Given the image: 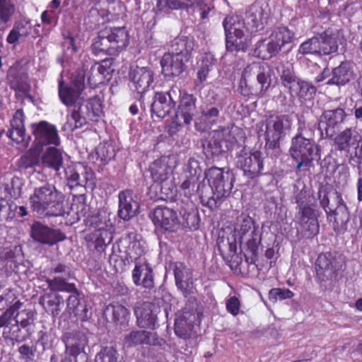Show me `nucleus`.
<instances>
[{
  "instance_id": "1",
  "label": "nucleus",
  "mask_w": 362,
  "mask_h": 362,
  "mask_svg": "<svg viewBox=\"0 0 362 362\" xmlns=\"http://www.w3.org/2000/svg\"><path fill=\"white\" fill-rule=\"evenodd\" d=\"M205 177L211 188L213 195L208 197L201 194V203L214 210L221 205L223 199L230 194L235 180V175L229 168L213 166L205 173Z\"/></svg>"
},
{
  "instance_id": "2",
  "label": "nucleus",
  "mask_w": 362,
  "mask_h": 362,
  "mask_svg": "<svg viewBox=\"0 0 362 362\" xmlns=\"http://www.w3.org/2000/svg\"><path fill=\"white\" fill-rule=\"evenodd\" d=\"M64 195L50 184L35 188L30 197L32 210L42 218L64 216Z\"/></svg>"
},
{
  "instance_id": "3",
  "label": "nucleus",
  "mask_w": 362,
  "mask_h": 362,
  "mask_svg": "<svg viewBox=\"0 0 362 362\" xmlns=\"http://www.w3.org/2000/svg\"><path fill=\"white\" fill-rule=\"evenodd\" d=\"M295 34L287 26L275 28L268 38L259 40L255 48V54L262 60L276 57L286 45L291 43Z\"/></svg>"
},
{
  "instance_id": "4",
  "label": "nucleus",
  "mask_w": 362,
  "mask_h": 362,
  "mask_svg": "<svg viewBox=\"0 0 362 362\" xmlns=\"http://www.w3.org/2000/svg\"><path fill=\"white\" fill-rule=\"evenodd\" d=\"M289 153L296 162V169L299 170H310L313 160H320L321 158L320 145L315 144L313 139L303 136L301 132L292 138Z\"/></svg>"
},
{
  "instance_id": "5",
  "label": "nucleus",
  "mask_w": 362,
  "mask_h": 362,
  "mask_svg": "<svg viewBox=\"0 0 362 362\" xmlns=\"http://www.w3.org/2000/svg\"><path fill=\"white\" fill-rule=\"evenodd\" d=\"M103 97L96 95L86 101L82 105H75L70 115L67 116L66 124L71 131L80 129L88 123V120L98 122L103 115Z\"/></svg>"
},
{
  "instance_id": "6",
  "label": "nucleus",
  "mask_w": 362,
  "mask_h": 362,
  "mask_svg": "<svg viewBox=\"0 0 362 362\" xmlns=\"http://www.w3.org/2000/svg\"><path fill=\"white\" fill-rule=\"evenodd\" d=\"M239 227L240 244L245 247L247 251L245 255V262L247 265L254 264L257 260L259 245L261 243L259 226L252 217L242 214Z\"/></svg>"
},
{
  "instance_id": "7",
  "label": "nucleus",
  "mask_w": 362,
  "mask_h": 362,
  "mask_svg": "<svg viewBox=\"0 0 362 362\" xmlns=\"http://www.w3.org/2000/svg\"><path fill=\"white\" fill-rule=\"evenodd\" d=\"M263 124L265 126L264 135L266 146L269 149H275L279 147L280 140L286 131L291 128L292 119L288 115L273 114L265 118Z\"/></svg>"
},
{
  "instance_id": "8",
  "label": "nucleus",
  "mask_w": 362,
  "mask_h": 362,
  "mask_svg": "<svg viewBox=\"0 0 362 362\" xmlns=\"http://www.w3.org/2000/svg\"><path fill=\"white\" fill-rule=\"evenodd\" d=\"M281 85L293 98L300 102L312 100L316 94L317 88L311 83L298 77L293 71L284 69L280 75Z\"/></svg>"
},
{
  "instance_id": "9",
  "label": "nucleus",
  "mask_w": 362,
  "mask_h": 362,
  "mask_svg": "<svg viewBox=\"0 0 362 362\" xmlns=\"http://www.w3.org/2000/svg\"><path fill=\"white\" fill-rule=\"evenodd\" d=\"M345 264V258L341 254L336 252H322L315 262L316 278L321 282L330 280L344 269Z\"/></svg>"
},
{
  "instance_id": "10",
  "label": "nucleus",
  "mask_w": 362,
  "mask_h": 362,
  "mask_svg": "<svg viewBox=\"0 0 362 362\" xmlns=\"http://www.w3.org/2000/svg\"><path fill=\"white\" fill-rule=\"evenodd\" d=\"M202 173L199 162L194 158H189L180 178V191L185 197L190 198L196 193L199 196L204 194L201 189V186L205 187L202 184Z\"/></svg>"
},
{
  "instance_id": "11",
  "label": "nucleus",
  "mask_w": 362,
  "mask_h": 362,
  "mask_svg": "<svg viewBox=\"0 0 362 362\" xmlns=\"http://www.w3.org/2000/svg\"><path fill=\"white\" fill-rule=\"evenodd\" d=\"M180 95V88L177 86H172L167 91H156L151 105V117L164 119L170 116L175 110Z\"/></svg>"
},
{
  "instance_id": "12",
  "label": "nucleus",
  "mask_w": 362,
  "mask_h": 362,
  "mask_svg": "<svg viewBox=\"0 0 362 362\" xmlns=\"http://www.w3.org/2000/svg\"><path fill=\"white\" fill-rule=\"evenodd\" d=\"M112 230H103V228L93 229L88 233L84 238L86 249L98 262L102 261L106 249L112 243Z\"/></svg>"
},
{
  "instance_id": "13",
  "label": "nucleus",
  "mask_w": 362,
  "mask_h": 362,
  "mask_svg": "<svg viewBox=\"0 0 362 362\" xmlns=\"http://www.w3.org/2000/svg\"><path fill=\"white\" fill-rule=\"evenodd\" d=\"M334 144L351 157L362 158V136L354 128L347 127L340 132L334 139Z\"/></svg>"
},
{
  "instance_id": "14",
  "label": "nucleus",
  "mask_w": 362,
  "mask_h": 362,
  "mask_svg": "<svg viewBox=\"0 0 362 362\" xmlns=\"http://www.w3.org/2000/svg\"><path fill=\"white\" fill-rule=\"evenodd\" d=\"M151 220L155 226V231L161 234H165L167 232L175 233L180 226L177 212L167 206L156 207Z\"/></svg>"
},
{
  "instance_id": "15",
  "label": "nucleus",
  "mask_w": 362,
  "mask_h": 362,
  "mask_svg": "<svg viewBox=\"0 0 362 362\" xmlns=\"http://www.w3.org/2000/svg\"><path fill=\"white\" fill-rule=\"evenodd\" d=\"M238 166L243 170L244 175L255 179L264 175V158L260 151H246L241 150L237 156Z\"/></svg>"
},
{
  "instance_id": "16",
  "label": "nucleus",
  "mask_w": 362,
  "mask_h": 362,
  "mask_svg": "<svg viewBox=\"0 0 362 362\" xmlns=\"http://www.w3.org/2000/svg\"><path fill=\"white\" fill-rule=\"evenodd\" d=\"M295 218L298 233L302 238H313L319 233L320 225L313 208L303 207L297 211Z\"/></svg>"
},
{
  "instance_id": "17",
  "label": "nucleus",
  "mask_w": 362,
  "mask_h": 362,
  "mask_svg": "<svg viewBox=\"0 0 362 362\" xmlns=\"http://www.w3.org/2000/svg\"><path fill=\"white\" fill-rule=\"evenodd\" d=\"M131 89L136 92L135 96L141 103H144V93L147 91L153 82L154 74L148 67H139L132 69L129 73Z\"/></svg>"
},
{
  "instance_id": "18",
  "label": "nucleus",
  "mask_w": 362,
  "mask_h": 362,
  "mask_svg": "<svg viewBox=\"0 0 362 362\" xmlns=\"http://www.w3.org/2000/svg\"><path fill=\"white\" fill-rule=\"evenodd\" d=\"M118 245L124 249L127 259L132 262H139L146 254L145 242L139 238L136 231H131L123 235L118 240Z\"/></svg>"
},
{
  "instance_id": "19",
  "label": "nucleus",
  "mask_w": 362,
  "mask_h": 362,
  "mask_svg": "<svg viewBox=\"0 0 362 362\" xmlns=\"http://www.w3.org/2000/svg\"><path fill=\"white\" fill-rule=\"evenodd\" d=\"M30 127L35 139L34 142L37 146L42 147L43 146L54 145L57 146L60 144L58 130L55 125L42 120L38 123L31 124Z\"/></svg>"
},
{
  "instance_id": "20",
  "label": "nucleus",
  "mask_w": 362,
  "mask_h": 362,
  "mask_svg": "<svg viewBox=\"0 0 362 362\" xmlns=\"http://www.w3.org/2000/svg\"><path fill=\"white\" fill-rule=\"evenodd\" d=\"M64 175L71 187H86L93 184L95 178L92 169L81 163L68 165L64 169Z\"/></svg>"
},
{
  "instance_id": "21",
  "label": "nucleus",
  "mask_w": 362,
  "mask_h": 362,
  "mask_svg": "<svg viewBox=\"0 0 362 362\" xmlns=\"http://www.w3.org/2000/svg\"><path fill=\"white\" fill-rule=\"evenodd\" d=\"M339 197V204L326 214L329 223L332 224L334 230L337 234H344L348 229L350 213L342 197Z\"/></svg>"
},
{
  "instance_id": "22",
  "label": "nucleus",
  "mask_w": 362,
  "mask_h": 362,
  "mask_svg": "<svg viewBox=\"0 0 362 362\" xmlns=\"http://www.w3.org/2000/svg\"><path fill=\"white\" fill-rule=\"evenodd\" d=\"M346 117V113L343 108L325 110L320 116L319 129L325 131L327 137H332Z\"/></svg>"
},
{
  "instance_id": "23",
  "label": "nucleus",
  "mask_w": 362,
  "mask_h": 362,
  "mask_svg": "<svg viewBox=\"0 0 362 362\" xmlns=\"http://www.w3.org/2000/svg\"><path fill=\"white\" fill-rule=\"evenodd\" d=\"M197 98L186 91L182 92L177 98V109L175 115L183 121L185 126L191 124L197 111Z\"/></svg>"
},
{
  "instance_id": "24",
  "label": "nucleus",
  "mask_w": 362,
  "mask_h": 362,
  "mask_svg": "<svg viewBox=\"0 0 362 362\" xmlns=\"http://www.w3.org/2000/svg\"><path fill=\"white\" fill-rule=\"evenodd\" d=\"M30 235L34 240L49 245L66 239L65 234L60 230L51 228L37 221L32 225Z\"/></svg>"
},
{
  "instance_id": "25",
  "label": "nucleus",
  "mask_w": 362,
  "mask_h": 362,
  "mask_svg": "<svg viewBox=\"0 0 362 362\" xmlns=\"http://www.w3.org/2000/svg\"><path fill=\"white\" fill-rule=\"evenodd\" d=\"M132 278L136 286L148 290H152L155 286L153 269L146 259L134 263Z\"/></svg>"
},
{
  "instance_id": "26",
  "label": "nucleus",
  "mask_w": 362,
  "mask_h": 362,
  "mask_svg": "<svg viewBox=\"0 0 362 362\" xmlns=\"http://www.w3.org/2000/svg\"><path fill=\"white\" fill-rule=\"evenodd\" d=\"M217 246L221 255L227 262L231 269L243 273V261L237 253L235 239L233 238L231 241L228 238L227 240L223 239L218 243Z\"/></svg>"
},
{
  "instance_id": "27",
  "label": "nucleus",
  "mask_w": 362,
  "mask_h": 362,
  "mask_svg": "<svg viewBox=\"0 0 362 362\" xmlns=\"http://www.w3.org/2000/svg\"><path fill=\"white\" fill-rule=\"evenodd\" d=\"M159 308L153 303H144L141 308L136 310L138 325L141 328L156 329Z\"/></svg>"
},
{
  "instance_id": "28",
  "label": "nucleus",
  "mask_w": 362,
  "mask_h": 362,
  "mask_svg": "<svg viewBox=\"0 0 362 362\" xmlns=\"http://www.w3.org/2000/svg\"><path fill=\"white\" fill-rule=\"evenodd\" d=\"M64 344V351L81 354L85 352V348L88 340L84 333L78 330H72L64 333L62 337Z\"/></svg>"
},
{
  "instance_id": "29",
  "label": "nucleus",
  "mask_w": 362,
  "mask_h": 362,
  "mask_svg": "<svg viewBox=\"0 0 362 362\" xmlns=\"http://www.w3.org/2000/svg\"><path fill=\"white\" fill-rule=\"evenodd\" d=\"M188 62L172 52L165 53L160 59L162 71L168 76H179L186 70Z\"/></svg>"
},
{
  "instance_id": "30",
  "label": "nucleus",
  "mask_w": 362,
  "mask_h": 362,
  "mask_svg": "<svg viewBox=\"0 0 362 362\" xmlns=\"http://www.w3.org/2000/svg\"><path fill=\"white\" fill-rule=\"evenodd\" d=\"M175 280L177 287L185 297L193 293V275L191 269L184 264L176 265L174 270Z\"/></svg>"
},
{
  "instance_id": "31",
  "label": "nucleus",
  "mask_w": 362,
  "mask_h": 362,
  "mask_svg": "<svg viewBox=\"0 0 362 362\" xmlns=\"http://www.w3.org/2000/svg\"><path fill=\"white\" fill-rule=\"evenodd\" d=\"M247 23L251 25L255 32L264 29L268 23L269 13L259 4H253L246 13Z\"/></svg>"
},
{
  "instance_id": "32",
  "label": "nucleus",
  "mask_w": 362,
  "mask_h": 362,
  "mask_svg": "<svg viewBox=\"0 0 362 362\" xmlns=\"http://www.w3.org/2000/svg\"><path fill=\"white\" fill-rule=\"evenodd\" d=\"M25 114L23 109H18L10 121V128L6 135L16 142L21 144L25 139Z\"/></svg>"
},
{
  "instance_id": "33",
  "label": "nucleus",
  "mask_w": 362,
  "mask_h": 362,
  "mask_svg": "<svg viewBox=\"0 0 362 362\" xmlns=\"http://www.w3.org/2000/svg\"><path fill=\"white\" fill-rule=\"evenodd\" d=\"M168 157L162 156L150 164L148 170L153 182L163 183L172 174L173 170L168 165Z\"/></svg>"
},
{
  "instance_id": "34",
  "label": "nucleus",
  "mask_w": 362,
  "mask_h": 362,
  "mask_svg": "<svg viewBox=\"0 0 362 362\" xmlns=\"http://www.w3.org/2000/svg\"><path fill=\"white\" fill-rule=\"evenodd\" d=\"M342 197L341 193L334 189L330 185H320L317 192V199L320 201V206L324 209L325 214L332 210L339 202V197Z\"/></svg>"
},
{
  "instance_id": "35",
  "label": "nucleus",
  "mask_w": 362,
  "mask_h": 362,
  "mask_svg": "<svg viewBox=\"0 0 362 362\" xmlns=\"http://www.w3.org/2000/svg\"><path fill=\"white\" fill-rule=\"evenodd\" d=\"M205 0H156L154 11L156 14L168 12L170 10L186 9L202 5Z\"/></svg>"
},
{
  "instance_id": "36",
  "label": "nucleus",
  "mask_w": 362,
  "mask_h": 362,
  "mask_svg": "<svg viewBox=\"0 0 362 362\" xmlns=\"http://www.w3.org/2000/svg\"><path fill=\"white\" fill-rule=\"evenodd\" d=\"M107 35L110 43L117 52L125 49L129 43V35L124 26L123 27H105Z\"/></svg>"
},
{
  "instance_id": "37",
  "label": "nucleus",
  "mask_w": 362,
  "mask_h": 362,
  "mask_svg": "<svg viewBox=\"0 0 362 362\" xmlns=\"http://www.w3.org/2000/svg\"><path fill=\"white\" fill-rule=\"evenodd\" d=\"M194 49V39L185 36L177 37L171 45V52L187 62L192 59Z\"/></svg>"
},
{
  "instance_id": "38",
  "label": "nucleus",
  "mask_w": 362,
  "mask_h": 362,
  "mask_svg": "<svg viewBox=\"0 0 362 362\" xmlns=\"http://www.w3.org/2000/svg\"><path fill=\"white\" fill-rule=\"evenodd\" d=\"M119 209L118 216L124 221L130 220L136 215L133 209L132 204L134 203L137 206V203L133 200V193L132 190H123L119 193Z\"/></svg>"
},
{
  "instance_id": "39",
  "label": "nucleus",
  "mask_w": 362,
  "mask_h": 362,
  "mask_svg": "<svg viewBox=\"0 0 362 362\" xmlns=\"http://www.w3.org/2000/svg\"><path fill=\"white\" fill-rule=\"evenodd\" d=\"M103 315L107 318L112 317L117 325H125L129 321L130 312L124 305L118 302H113L106 305L103 310Z\"/></svg>"
},
{
  "instance_id": "40",
  "label": "nucleus",
  "mask_w": 362,
  "mask_h": 362,
  "mask_svg": "<svg viewBox=\"0 0 362 362\" xmlns=\"http://www.w3.org/2000/svg\"><path fill=\"white\" fill-rule=\"evenodd\" d=\"M332 76L326 83L328 85L344 86L354 77V71L346 62H341L339 66L333 69Z\"/></svg>"
},
{
  "instance_id": "41",
  "label": "nucleus",
  "mask_w": 362,
  "mask_h": 362,
  "mask_svg": "<svg viewBox=\"0 0 362 362\" xmlns=\"http://www.w3.org/2000/svg\"><path fill=\"white\" fill-rule=\"evenodd\" d=\"M58 94L60 101L66 107L74 106V108L75 105H80L76 103L81 93L73 89L71 86L65 84L62 78L58 81Z\"/></svg>"
},
{
  "instance_id": "42",
  "label": "nucleus",
  "mask_w": 362,
  "mask_h": 362,
  "mask_svg": "<svg viewBox=\"0 0 362 362\" xmlns=\"http://www.w3.org/2000/svg\"><path fill=\"white\" fill-rule=\"evenodd\" d=\"M125 341L130 346L141 344L157 345L158 338L156 334L146 330H134L125 337Z\"/></svg>"
},
{
  "instance_id": "43",
  "label": "nucleus",
  "mask_w": 362,
  "mask_h": 362,
  "mask_svg": "<svg viewBox=\"0 0 362 362\" xmlns=\"http://www.w3.org/2000/svg\"><path fill=\"white\" fill-rule=\"evenodd\" d=\"M107 31L105 28L98 32V36L95 38L91 45L92 52L94 54L99 55L105 54L113 55L117 52L113 49L112 44L107 35Z\"/></svg>"
},
{
  "instance_id": "44",
  "label": "nucleus",
  "mask_w": 362,
  "mask_h": 362,
  "mask_svg": "<svg viewBox=\"0 0 362 362\" xmlns=\"http://www.w3.org/2000/svg\"><path fill=\"white\" fill-rule=\"evenodd\" d=\"M39 303L47 313H50L53 317H57L64 306V299L59 294L54 296L46 294L40 298Z\"/></svg>"
},
{
  "instance_id": "45",
  "label": "nucleus",
  "mask_w": 362,
  "mask_h": 362,
  "mask_svg": "<svg viewBox=\"0 0 362 362\" xmlns=\"http://www.w3.org/2000/svg\"><path fill=\"white\" fill-rule=\"evenodd\" d=\"M31 31L32 25L29 21L24 19L16 21L6 37V42L11 45L15 44L21 37H28Z\"/></svg>"
},
{
  "instance_id": "46",
  "label": "nucleus",
  "mask_w": 362,
  "mask_h": 362,
  "mask_svg": "<svg viewBox=\"0 0 362 362\" xmlns=\"http://www.w3.org/2000/svg\"><path fill=\"white\" fill-rule=\"evenodd\" d=\"M42 164L58 172L63 165L62 153L56 147H49L42 157Z\"/></svg>"
},
{
  "instance_id": "47",
  "label": "nucleus",
  "mask_w": 362,
  "mask_h": 362,
  "mask_svg": "<svg viewBox=\"0 0 362 362\" xmlns=\"http://www.w3.org/2000/svg\"><path fill=\"white\" fill-rule=\"evenodd\" d=\"M319 42V56L329 55L333 54L338 50V43L337 38L325 31L317 36Z\"/></svg>"
},
{
  "instance_id": "48",
  "label": "nucleus",
  "mask_w": 362,
  "mask_h": 362,
  "mask_svg": "<svg viewBox=\"0 0 362 362\" xmlns=\"http://www.w3.org/2000/svg\"><path fill=\"white\" fill-rule=\"evenodd\" d=\"M70 293L71 294L66 300L67 309L70 313H73L76 316L81 317L82 320H86L89 317L88 315V310L86 305L80 303L78 289L76 288V291Z\"/></svg>"
},
{
  "instance_id": "49",
  "label": "nucleus",
  "mask_w": 362,
  "mask_h": 362,
  "mask_svg": "<svg viewBox=\"0 0 362 362\" xmlns=\"http://www.w3.org/2000/svg\"><path fill=\"white\" fill-rule=\"evenodd\" d=\"M187 298L182 315L189 322H199L200 316L202 315V306L196 297L189 295Z\"/></svg>"
},
{
  "instance_id": "50",
  "label": "nucleus",
  "mask_w": 362,
  "mask_h": 362,
  "mask_svg": "<svg viewBox=\"0 0 362 362\" xmlns=\"http://www.w3.org/2000/svg\"><path fill=\"white\" fill-rule=\"evenodd\" d=\"M223 25L226 35L230 33L233 37H239V39L245 38L244 23L240 22L237 16H226L223 21Z\"/></svg>"
},
{
  "instance_id": "51",
  "label": "nucleus",
  "mask_w": 362,
  "mask_h": 362,
  "mask_svg": "<svg viewBox=\"0 0 362 362\" xmlns=\"http://www.w3.org/2000/svg\"><path fill=\"white\" fill-rule=\"evenodd\" d=\"M14 0H0V30L6 28L16 13Z\"/></svg>"
},
{
  "instance_id": "52",
  "label": "nucleus",
  "mask_w": 362,
  "mask_h": 362,
  "mask_svg": "<svg viewBox=\"0 0 362 362\" xmlns=\"http://www.w3.org/2000/svg\"><path fill=\"white\" fill-rule=\"evenodd\" d=\"M15 324L11 325L8 328L4 329L3 337L6 341H11L12 345L16 343H21L26 339V337L23 334L21 327L18 325V320H13Z\"/></svg>"
},
{
  "instance_id": "53",
  "label": "nucleus",
  "mask_w": 362,
  "mask_h": 362,
  "mask_svg": "<svg viewBox=\"0 0 362 362\" xmlns=\"http://www.w3.org/2000/svg\"><path fill=\"white\" fill-rule=\"evenodd\" d=\"M1 189L4 191L5 197L16 199L21 192V183L19 177L13 176L10 181L2 183Z\"/></svg>"
},
{
  "instance_id": "54",
  "label": "nucleus",
  "mask_w": 362,
  "mask_h": 362,
  "mask_svg": "<svg viewBox=\"0 0 362 362\" xmlns=\"http://www.w3.org/2000/svg\"><path fill=\"white\" fill-rule=\"evenodd\" d=\"M214 63L211 57L206 56L202 58L198 66L197 73V78L195 81V86H199L206 81L209 72L211 71Z\"/></svg>"
},
{
  "instance_id": "55",
  "label": "nucleus",
  "mask_w": 362,
  "mask_h": 362,
  "mask_svg": "<svg viewBox=\"0 0 362 362\" xmlns=\"http://www.w3.org/2000/svg\"><path fill=\"white\" fill-rule=\"evenodd\" d=\"M197 322L189 320L182 315L181 318L177 319L175 322V333L180 338L188 339L191 336L193 324Z\"/></svg>"
},
{
  "instance_id": "56",
  "label": "nucleus",
  "mask_w": 362,
  "mask_h": 362,
  "mask_svg": "<svg viewBox=\"0 0 362 362\" xmlns=\"http://www.w3.org/2000/svg\"><path fill=\"white\" fill-rule=\"evenodd\" d=\"M49 288L52 291L71 292L76 291V286L73 283H68L65 279L54 277L53 279H47Z\"/></svg>"
},
{
  "instance_id": "57",
  "label": "nucleus",
  "mask_w": 362,
  "mask_h": 362,
  "mask_svg": "<svg viewBox=\"0 0 362 362\" xmlns=\"http://www.w3.org/2000/svg\"><path fill=\"white\" fill-rule=\"evenodd\" d=\"M95 362H122L119 360V354L113 346H105L101 349L95 358Z\"/></svg>"
},
{
  "instance_id": "58",
  "label": "nucleus",
  "mask_w": 362,
  "mask_h": 362,
  "mask_svg": "<svg viewBox=\"0 0 362 362\" xmlns=\"http://www.w3.org/2000/svg\"><path fill=\"white\" fill-rule=\"evenodd\" d=\"M319 48V42L317 36L311 37L301 43L298 47V53L302 55H318L320 49Z\"/></svg>"
},
{
  "instance_id": "59",
  "label": "nucleus",
  "mask_w": 362,
  "mask_h": 362,
  "mask_svg": "<svg viewBox=\"0 0 362 362\" xmlns=\"http://www.w3.org/2000/svg\"><path fill=\"white\" fill-rule=\"evenodd\" d=\"M10 88L16 93H21L25 95H29L30 91V85L27 79L21 76H15L9 82Z\"/></svg>"
},
{
  "instance_id": "60",
  "label": "nucleus",
  "mask_w": 362,
  "mask_h": 362,
  "mask_svg": "<svg viewBox=\"0 0 362 362\" xmlns=\"http://www.w3.org/2000/svg\"><path fill=\"white\" fill-rule=\"evenodd\" d=\"M226 47L229 52L245 51L247 49V44L245 38H240L233 37L231 34H227L226 37Z\"/></svg>"
},
{
  "instance_id": "61",
  "label": "nucleus",
  "mask_w": 362,
  "mask_h": 362,
  "mask_svg": "<svg viewBox=\"0 0 362 362\" xmlns=\"http://www.w3.org/2000/svg\"><path fill=\"white\" fill-rule=\"evenodd\" d=\"M186 227L190 230H196L199 228L201 218L197 209H192L182 215Z\"/></svg>"
},
{
  "instance_id": "62",
  "label": "nucleus",
  "mask_w": 362,
  "mask_h": 362,
  "mask_svg": "<svg viewBox=\"0 0 362 362\" xmlns=\"http://www.w3.org/2000/svg\"><path fill=\"white\" fill-rule=\"evenodd\" d=\"M17 205L11 203L9 204L4 199H0V221L3 220L11 221L16 217V210Z\"/></svg>"
},
{
  "instance_id": "63",
  "label": "nucleus",
  "mask_w": 362,
  "mask_h": 362,
  "mask_svg": "<svg viewBox=\"0 0 362 362\" xmlns=\"http://www.w3.org/2000/svg\"><path fill=\"white\" fill-rule=\"evenodd\" d=\"M21 166L24 168H33L39 164V154L30 149L20 158Z\"/></svg>"
},
{
  "instance_id": "64",
  "label": "nucleus",
  "mask_w": 362,
  "mask_h": 362,
  "mask_svg": "<svg viewBox=\"0 0 362 362\" xmlns=\"http://www.w3.org/2000/svg\"><path fill=\"white\" fill-rule=\"evenodd\" d=\"M215 132L216 138H217L218 140L220 139L221 141H223L226 150H229L236 142V139L231 134V132L228 129L221 128Z\"/></svg>"
}]
</instances>
